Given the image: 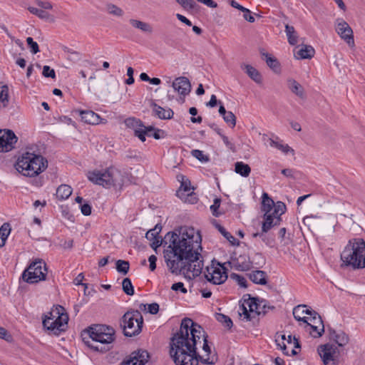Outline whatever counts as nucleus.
Instances as JSON below:
<instances>
[{
	"instance_id": "nucleus-1",
	"label": "nucleus",
	"mask_w": 365,
	"mask_h": 365,
	"mask_svg": "<svg viewBox=\"0 0 365 365\" xmlns=\"http://www.w3.org/2000/svg\"><path fill=\"white\" fill-rule=\"evenodd\" d=\"M168 245L164 250V258L170 271L173 274L185 275L192 273V277L199 276L203 268L199 250H202V237L198 230L192 227H180L165 237Z\"/></svg>"
},
{
	"instance_id": "nucleus-2",
	"label": "nucleus",
	"mask_w": 365,
	"mask_h": 365,
	"mask_svg": "<svg viewBox=\"0 0 365 365\" xmlns=\"http://www.w3.org/2000/svg\"><path fill=\"white\" fill-rule=\"evenodd\" d=\"M203 336V328L190 318H184L178 331L170 342V355L175 365L215 364L217 358H203L197 352V344Z\"/></svg>"
},
{
	"instance_id": "nucleus-3",
	"label": "nucleus",
	"mask_w": 365,
	"mask_h": 365,
	"mask_svg": "<svg viewBox=\"0 0 365 365\" xmlns=\"http://www.w3.org/2000/svg\"><path fill=\"white\" fill-rule=\"evenodd\" d=\"M87 332L89 339L83 337V340L90 349L101 353L111 349V344L115 339V331L113 327L104 324H94L88 329Z\"/></svg>"
},
{
	"instance_id": "nucleus-4",
	"label": "nucleus",
	"mask_w": 365,
	"mask_h": 365,
	"mask_svg": "<svg viewBox=\"0 0 365 365\" xmlns=\"http://www.w3.org/2000/svg\"><path fill=\"white\" fill-rule=\"evenodd\" d=\"M341 267L352 269L365 268V241L362 238H353L349 240L341 253Z\"/></svg>"
},
{
	"instance_id": "nucleus-5",
	"label": "nucleus",
	"mask_w": 365,
	"mask_h": 365,
	"mask_svg": "<svg viewBox=\"0 0 365 365\" xmlns=\"http://www.w3.org/2000/svg\"><path fill=\"white\" fill-rule=\"evenodd\" d=\"M48 166V161L41 155L26 152L18 158L16 170L24 176L34 177L43 172Z\"/></svg>"
},
{
	"instance_id": "nucleus-6",
	"label": "nucleus",
	"mask_w": 365,
	"mask_h": 365,
	"mask_svg": "<svg viewBox=\"0 0 365 365\" xmlns=\"http://www.w3.org/2000/svg\"><path fill=\"white\" fill-rule=\"evenodd\" d=\"M61 305L53 307L43 319V325L49 334L59 335L65 331L68 322V316Z\"/></svg>"
},
{
	"instance_id": "nucleus-7",
	"label": "nucleus",
	"mask_w": 365,
	"mask_h": 365,
	"mask_svg": "<svg viewBox=\"0 0 365 365\" xmlns=\"http://www.w3.org/2000/svg\"><path fill=\"white\" fill-rule=\"evenodd\" d=\"M120 171L113 167L105 170H93L86 174L88 179L93 184L101 185L106 188H110L120 184Z\"/></svg>"
},
{
	"instance_id": "nucleus-8",
	"label": "nucleus",
	"mask_w": 365,
	"mask_h": 365,
	"mask_svg": "<svg viewBox=\"0 0 365 365\" xmlns=\"http://www.w3.org/2000/svg\"><path fill=\"white\" fill-rule=\"evenodd\" d=\"M47 272L46 262L41 259H36L23 272L22 279L29 284L38 283L46 279Z\"/></svg>"
},
{
	"instance_id": "nucleus-9",
	"label": "nucleus",
	"mask_w": 365,
	"mask_h": 365,
	"mask_svg": "<svg viewBox=\"0 0 365 365\" xmlns=\"http://www.w3.org/2000/svg\"><path fill=\"white\" fill-rule=\"evenodd\" d=\"M143 324V319L140 312H128L122 317L120 326L126 336H133L140 333Z\"/></svg>"
},
{
	"instance_id": "nucleus-10",
	"label": "nucleus",
	"mask_w": 365,
	"mask_h": 365,
	"mask_svg": "<svg viewBox=\"0 0 365 365\" xmlns=\"http://www.w3.org/2000/svg\"><path fill=\"white\" fill-rule=\"evenodd\" d=\"M257 302H259V299L256 297H250L247 299H244L242 304L240 306V317L250 322L255 319L258 320L257 317L262 314V312L259 310L261 304ZM266 304H263V314L266 313Z\"/></svg>"
},
{
	"instance_id": "nucleus-11",
	"label": "nucleus",
	"mask_w": 365,
	"mask_h": 365,
	"mask_svg": "<svg viewBox=\"0 0 365 365\" xmlns=\"http://www.w3.org/2000/svg\"><path fill=\"white\" fill-rule=\"evenodd\" d=\"M204 275L208 282L214 284H221L227 279L225 267L215 259L206 267Z\"/></svg>"
},
{
	"instance_id": "nucleus-12",
	"label": "nucleus",
	"mask_w": 365,
	"mask_h": 365,
	"mask_svg": "<svg viewBox=\"0 0 365 365\" xmlns=\"http://www.w3.org/2000/svg\"><path fill=\"white\" fill-rule=\"evenodd\" d=\"M262 211L264 215H282L286 211V205L284 202L278 201L276 203L269 197L267 192H264L262 196Z\"/></svg>"
},
{
	"instance_id": "nucleus-13",
	"label": "nucleus",
	"mask_w": 365,
	"mask_h": 365,
	"mask_svg": "<svg viewBox=\"0 0 365 365\" xmlns=\"http://www.w3.org/2000/svg\"><path fill=\"white\" fill-rule=\"evenodd\" d=\"M125 124L128 128L134 130L135 136L138 137L142 142L145 141V135L150 136V135L148 133L154 130L151 126H145L140 120L135 118H128L125 120Z\"/></svg>"
},
{
	"instance_id": "nucleus-14",
	"label": "nucleus",
	"mask_w": 365,
	"mask_h": 365,
	"mask_svg": "<svg viewBox=\"0 0 365 365\" xmlns=\"http://www.w3.org/2000/svg\"><path fill=\"white\" fill-rule=\"evenodd\" d=\"M17 137L11 130H0V152L7 153L14 148Z\"/></svg>"
},
{
	"instance_id": "nucleus-15",
	"label": "nucleus",
	"mask_w": 365,
	"mask_h": 365,
	"mask_svg": "<svg viewBox=\"0 0 365 365\" xmlns=\"http://www.w3.org/2000/svg\"><path fill=\"white\" fill-rule=\"evenodd\" d=\"M150 359L149 353L144 349H138L133 351L120 365H145Z\"/></svg>"
},
{
	"instance_id": "nucleus-16",
	"label": "nucleus",
	"mask_w": 365,
	"mask_h": 365,
	"mask_svg": "<svg viewBox=\"0 0 365 365\" xmlns=\"http://www.w3.org/2000/svg\"><path fill=\"white\" fill-rule=\"evenodd\" d=\"M336 31L349 46H353L354 45L353 31L344 19H338L336 20Z\"/></svg>"
},
{
	"instance_id": "nucleus-17",
	"label": "nucleus",
	"mask_w": 365,
	"mask_h": 365,
	"mask_svg": "<svg viewBox=\"0 0 365 365\" xmlns=\"http://www.w3.org/2000/svg\"><path fill=\"white\" fill-rule=\"evenodd\" d=\"M336 348L329 344L321 345L318 348L319 354L324 365H336L337 361L334 359Z\"/></svg>"
},
{
	"instance_id": "nucleus-18",
	"label": "nucleus",
	"mask_w": 365,
	"mask_h": 365,
	"mask_svg": "<svg viewBox=\"0 0 365 365\" xmlns=\"http://www.w3.org/2000/svg\"><path fill=\"white\" fill-rule=\"evenodd\" d=\"M282 215H264V221L262 225V232H256L252 235L253 237H262L264 233L269 232L272 227L280 224Z\"/></svg>"
},
{
	"instance_id": "nucleus-19",
	"label": "nucleus",
	"mask_w": 365,
	"mask_h": 365,
	"mask_svg": "<svg viewBox=\"0 0 365 365\" xmlns=\"http://www.w3.org/2000/svg\"><path fill=\"white\" fill-rule=\"evenodd\" d=\"M172 87L180 95V99L184 101L185 97L188 95L191 91V84L187 78L180 76L176 78L173 83Z\"/></svg>"
},
{
	"instance_id": "nucleus-20",
	"label": "nucleus",
	"mask_w": 365,
	"mask_h": 365,
	"mask_svg": "<svg viewBox=\"0 0 365 365\" xmlns=\"http://www.w3.org/2000/svg\"><path fill=\"white\" fill-rule=\"evenodd\" d=\"M191 191L190 182H181L180 189L177 191V195L181 198H185V201L193 204L197 202V197Z\"/></svg>"
},
{
	"instance_id": "nucleus-21",
	"label": "nucleus",
	"mask_w": 365,
	"mask_h": 365,
	"mask_svg": "<svg viewBox=\"0 0 365 365\" xmlns=\"http://www.w3.org/2000/svg\"><path fill=\"white\" fill-rule=\"evenodd\" d=\"M82 121L87 124L98 125L99 123H106V120L102 119L99 115L92 110H78Z\"/></svg>"
},
{
	"instance_id": "nucleus-22",
	"label": "nucleus",
	"mask_w": 365,
	"mask_h": 365,
	"mask_svg": "<svg viewBox=\"0 0 365 365\" xmlns=\"http://www.w3.org/2000/svg\"><path fill=\"white\" fill-rule=\"evenodd\" d=\"M161 229L162 227L158 224L153 229L149 230L145 234V237L152 242L150 245L153 248H156L162 244V240H160L161 237L159 236Z\"/></svg>"
},
{
	"instance_id": "nucleus-23",
	"label": "nucleus",
	"mask_w": 365,
	"mask_h": 365,
	"mask_svg": "<svg viewBox=\"0 0 365 365\" xmlns=\"http://www.w3.org/2000/svg\"><path fill=\"white\" fill-rule=\"evenodd\" d=\"M262 58L266 61L267 65L276 73H279L281 71L280 63L278 60L264 51V49L260 50Z\"/></svg>"
},
{
	"instance_id": "nucleus-24",
	"label": "nucleus",
	"mask_w": 365,
	"mask_h": 365,
	"mask_svg": "<svg viewBox=\"0 0 365 365\" xmlns=\"http://www.w3.org/2000/svg\"><path fill=\"white\" fill-rule=\"evenodd\" d=\"M330 338L333 339L339 346H344L349 343L348 335L343 331H336L332 329H329Z\"/></svg>"
},
{
	"instance_id": "nucleus-25",
	"label": "nucleus",
	"mask_w": 365,
	"mask_h": 365,
	"mask_svg": "<svg viewBox=\"0 0 365 365\" xmlns=\"http://www.w3.org/2000/svg\"><path fill=\"white\" fill-rule=\"evenodd\" d=\"M242 70L247 74V76L257 84L262 82V76L261 73L252 66L250 64L242 63L240 66Z\"/></svg>"
},
{
	"instance_id": "nucleus-26",
	"label": "nucleus",
	"mask_w": 365,
	"mask_h": 365,
	"mask_svg": "<svg viewBox=\"0 0 365 365\" xmlns=\"http://www.w3.org/2000/svg\"><path fill=\"white\" fill-rule=\"evenodd\" d=\"M288 88L292 93L295 94L299 98L304 100L306 98V93L303 86L293 78H289L287 81Z\"/></svg>"
},
{
	"instance_id": "nucleus-27",
	"label": "nucleus",
	"mask_w": 365,
	"mask_h": 365,
	"mask_svg": "<svg viewBox=\"0 0 365 365\" xmlns=\"http://www.w3.org/2000/svg\"><path fill=\"white\" fill-rule=\"evenodd\" d=\"M233 263L234 267L239 271H247L252 267L250 257L246 255H240Z\"/></svg>"
},
{
	"instance_id": "nucleus-28",
	"label": "nucleus",
	"mask_w": 365,
	"mask_h": 365,
	"mask_svg": "<svg viewBox=\"0 0 365 365\" xmlns=\"http://www.w3.org/2000/svg\"><path fill=\"white\" fill-rule=\"evenodd\" d=\"M315 51L312 46L302 45L295 56L297 59H311Z\"/></svg>"
},
{
	"instance_id": "nucleus-29",
	"label": "nucleus",
	"mask_w": 365,
	"mask_h": 365,
	"mask_svg": "<svg viewBox=\"0 0 365 365\" xmlns=\"http://www.w3.org/2000/svg\"><path fill=\"white\" fill-rule=\"evenodd\" d=\"M267 273L262 270H255L249 274L250 279L255 284L265 285L267 283Z\"/></svg>"
},
{
	"instance_id": "nucleus-30",
	"label": "nucleus",
	"mask_w": 365,
	"mask_h": 365,
	"mask_svg": "<svg viewBox=\"0 0 365 365\" xmlns=\"http://www.w3.org/2000/svg\"><path fill=\"white\" fill-rule=\"evenodd\" d=\"M153 111L156 116L160 119H170L173 115V111L170 109H165L164 108L157 105L155 103H152Z\"/></svg>"
},
{
	"instance_id": "nucleus-31",
	"label": "nucleus",
	"mask_w": 365,
	"mask_h": 365,
	"mask_svg": "<svg viewBox=\"0 0 365 365\" xmlns=\"http://www.w3.org/2000/svg\"><path fill=\"white\" fill-rule=\"evenodd\" d=\"M130 24L135 29H138L143 32L152 34L153 31L151 25L147 22H144L138 19H131L129 20Z\"/></svg>"
},
{
	"instance_id": "nucleus-32",
	"label": "nucleus",
	"mask_w": 365,
	"mask_h": 365,
	"mask_svg": "<svg viewBox=\"0 0 365 365\" xmlns=\"http://www.w3.org/2000/svg\"><path fill=\"white\" fill-rule=\"evenodd\" d=\"M71 194V187L68 185L63 184L58 186V187L57 188L56 195L58 200H64L68 198Z\"/></svg>"
},
{
	"instance_id": "nucleus-33",
	"label": "nucleus",
	"mask_w": 365,
	"mask_h": 365,
	"mask_svg": "<svg viewBox=\"0 0 365 365\" xmlns=\"http://www.w3.org/2000/svg\"><path fill=\"white\" fill-rule=\"evenodd\" d=\"M306 329L314 338L320 337L324 332V324H312V323L307 322Z\"/></svg>"
},
{
	"instance_id": "nucleus-34",
	"label": "nucleus",
	"mask_w": 365,
	"mask_h": 365,
	"mask_svg": "<svg viewBox=\"0 0 365 365\" xmlns=\"http://www.w3.org/2000/svg\"><path fill=\"white\" fill-rule=\"evenodd\" d=\"M235 171L241 176L247 178L250 174L251 168L248 164L237 162L235 165Z\"/></svg>"
},
{
	"instance_id": "nucleus-35",
	"label": "nucleus",
	"mask_w": 365,
	"mask_h": 365,
	"mask_svg": "<svg viewBox=\"0 0 365 365\" xmlns=\"http://www.w3.org/2000/svg\"><path fill=\"white\" fill-rule=\"evenodd\" d=\"M269 141L271 147L276 148L285 154H287L288 153H292V155L294 154V150L287 144L284 145L281 142L276 141L272 138H269Z\"/></svg>"
},
{
	"instance_id": "nucleus-36",
	"label": "nucleus",
	"mask_w": 365,
	"mask_h": 365,
	"mask_svg": "<svg viewBox=\"0 0 365 365\" xmlns=\"http://www.w3.org/2000/svg\"><path fill=\"white\" fill-rule=\"evenodd\" d=\"M9 87L7 85L0 86V108H5L9 104Z\"/></svg>"
},
{
	"instance_id": "nucleus-37",
	"label": "nucleus",
	"mask_w": 365,
	"mask_h": 365,
	"mask_svg": "<svg viewBox=\"0 0 365 365\" xmlns=\"http://www.w3.org/2000/svg\"><path fill=\"white\" fill-rule=\"evenodd\" d=\"M11 232L10 225L4 223L0 227V247L5 245L6 241Z\"/></svg>"
},
{
	"instance_id": "nucleus-38",
	"label": "nucleus",
	"mask_w": 365,
	"mask_h": 365,
	"mask_svg": "<svg viewBox=\"0 0 365 365\" xmlns=\"http://www.w3.org/2000/svg\"><path fill=\"white\" fill-rule=\"evenodd\" d=\"M106 11L114 16L122 17L124 15L123 10L117 5L108 3L106 5Z\"/></svg>"
},
{
	"instance_id": "nucleus-39",
	"label": "nucleus",
	"mask_w": 365,
	"mask_h": 365,
	"mask_svg": "<svg viewBox=\"0 0 365 365\" xmlns=\"http://www.w3.org/2000/svg\"><path fill=\"white\" fill-rule=\"evenodd\" d=\"M285 32L287 36L288 42L291 45H295L297 43V35L295 32V29L292 26L287 24L285 26Z\"/></svg>"
},
{
	"instance_id": "nucleus-40",
	"label": "nucleus",
	"mask_w": 365,
	"mask_h": 365,
	"mask_svg": "<svg viewBox=\"0 0 365 365\" xmlns=\"http://www.w3.org/2000/svg\"><path fill=\"white\" fill-rule=\"evenodd\" d=\"M216 227L218 230V231L229 241V242L232 245L239 244L237 240L234 236H232L229 232H227L224 227L217 224L216 225Z\"/></svg>"
},
{
	"instance_id": "nucleus-41",
	"label": "nucleus",
	"mask_w": 365,
	"mask_h": 365,
	"mask_svg": "<svg viewBox=\"0 0 365 365\" xmlns=\"http://www.w3.org/2000/svg\"><path fill=\"white\" fill-rule=\"evenodd\" d=\"M306 307H307V305H305V304H300V305L296 306L293 309V316L297 321L303 322L304 323H306L307 324V322H309V317H302L299 314L300 310L302 309H304Z\"/></svg>"
},
{
	"instance_id": "nucleus-42",
	"label": "nucleus",
	"mask_w": 365,
	"mask_h": 365,
	"mask_svg": "<svg viewBox=\"0 0 365 365\" xmlns=\"http://www.w3.org/2000/svg\"><path fill=\"white\" fill-rule=\"evenodd\" d=\"M217 320L220 322L225 327L230 329L233 325L232 321L228 316L223 314H216Z\"/></svg>"
},
{
	"instance_id": "nucleus-43",
	"label": "nucleus",
	"mask_w": 365,
	"mask_h": 365,
	"mask_svg": "<svg viewBox=\"0 0 365 365\" xmlns=\"http://www.w3.org/2000/svg\"><path fill=\"white\" fill-rule=\"evenodd\" d=\"M28 10L32 14L38 17H39L41 19H46L48 20L50 19L51 15L46 11L43 9H39L36 7L29 6L28 8Z\"/></svg>"
},
{
	"instance_id": "nucleus-44",
	"label": "nucleus",
	"mask_w": 365,
	"mask_h": 365,
	"mask_svg": "<svg viewBox=\"0 0 365 365\" xmlns=\"http://www.w3.org/2000/svg\"><path fill=\"white\" fill-rule=\"evenodd\" d=\"M116 269L123 274H126L129 271L130 264L128 261L118 259L116 261Z\"/></svg>"
},
{
	"instance_id": "nucleus-45",
	"label": "nucleus",
	"mask_w": 365,
	"mask_h": 365,
	"mask_svg": "<svg viewBox=\"0 0 365 365\" xmlns=\"http://www.w3.org/2000/svg\"><path fill=\"white\" fill-rule=\"evenodd\" d=\"M122 288L126 294L129 296H133L134 294V288L131 280L129 278L123 279L122 282Z\"/></svg>"
},
{
	"instance_id": "nucleus-46",
	"label": "nucleus",
	"mask_w": 365,
	"mask_h": 365,
	"mask_svg": "<svg viewBox=\"0 0 365 365\" xmlns=\"http://www.w3.org/2000/svg\"><path fill=\"white\" fill-rule=\"evenodd\" d=\"M222 118L225 122L229 124L232 128H234L235 126L236 117L232 111H228V113L226 115H225Z\"/></svg>"
},
{
	"instance_id": "nucleus-47",
	"label": "nucleus",
	"mask_w": 365,
	"mask_h": 365,
	"mask_svg": "<svg viewBox=\"0 0 365 365\" xmlns=\"http://www.w3.org/2000/svg\"><path fill=\"white\" fill-rule=\"evenodd\" d=\"M26 42L29 47L30 48V51L33 54H36L39 52V47L38 43L36 41H34L31 37H28L26 38Z\"/></svg>"
},
{
	"instance_id": "nucleus-48",
	"label": "nucleus",
	"mask_w": 365,
	"mask_h": 365,
	"mask_svg": "<svg viewBox=\"0 0 365 365\" xmlns=\"http://www.w3.org/2000/svg\"><path fill=\"white\" fill-rule=\"evenodd\" d=\"M185 9H192L196 4L193 0H175Z\"/></svg>"
},
{
	"instance_id": "nucleus-49",
	"label": "nucleus",
	"mask_w": 365,
	"mask_h": 365,
	"mask_svg": "<svg viewBox=\"0 0 365 365\" xmlns=\"http://www.w3.org/2000/svg\"><path fill=\"white\" fill-rule=\"evenodd\" d=\"M192 155L201 162H207L209 160V158L200 150H193Z\"/></svg>"
},
{
	"instance_id": "nucleus-50",
	"label": "nucleus",
	"mask_w": 365,
	"mask_h": 365,
	"mask_svg": "<svg viewBox=\"0 0 365 365\" xmlns=\"http://www.w3.org/2000/svg\"><path fill=\"white\" fill-rule=\"evenodd\" d=\"M42 74L44 77H46V78H56L55 71L53 68H51L50 66H44L43 67Z\"/></svg>"
},
{
	"instance_id": "nucleus-51",
	"label": "nucleus",
	"mask_w": 365,
	"mask_h": 365,
	"mask_svg": "<svg viewBox=\"0 0 365 365\" xmlns=\"http://www.w3.org/2000/svg\"><path fill=\"white\" fill-rule=\"evenodd\" d=\"M231 277H232V278L235 279L237 282L238 284L240 287H245V288L247 287V280L244 277L240 276L237 274H232Z\"/></svg>"
},
{
	"instance_id": "nucleus-52",
	"label": "nucleus",
	"mask_w": 365,
	"mask_h": 365,
	"mask_svg": "<svg viewBox=\"0 0 365 365\" xmlns=\"http://www.w3.org/2000/svg\"><path fill=\"white\" fill-rule=\"evenodd\" d=\"M201 339L203 341L202 349L204 350L205 352L207 353V355L209 356L211 351H210V347L208 345L207 335L206 334V333L204 330H203V336H202Z\"/></svg>"
},
{
	"instance_id": "nucleus-53",
	"label": "nucleus",
	"mask_w": 365,
	"mask_h": 365,
	"mask_svg": "<svg viewBox=\"0 0 365 365\" xmlns=\"http://www.w3.org/2000/svg\"><path fill=\"white\" fill-rule=\"evenodd\" d=\"M171 289L174 291H180L182 293H187V290L182 282H177L172 285Z\"/></svg>"
},
{
	"instance_id": "nucleus-54",
	"label": "nucleus",
	"mask_w": 365,
	"mask_h": 365,
	"mask_svg": "<svg viewBox=\"0 0 365 365\" xmlns=\"http://www.w3.org/2000/svg\"><path fill=\"white\" fill-rule=\"evenodd\" d=\"M220 198H215L214 200L213 205L210 206V210L215 216H218V213L217 212V209L220 207Z\"/></svg>"
},
{
	"instance_id": "nucleus-55",
	"label": "nucleus",
	"mask_w": 365,
	"mask_h": 365,
	"mask_svg": "<svg viewBox=\"0 0 365 365\" xmlns=\"http://www.w3.org/2000/svg\"><path fill=\"white\" fill-rule=\"evenodd\" d=\"M91 206L88 203H84L81 206V211L85 216H89L91 214Z\"/></svg>"
},
{
	"instance_id": "nucleus-56",
	"label": "nucleus",
	"mask_w": 365,
	"mask_h": 365,
	"mask_svg": "<svg viewBox=\"0 0 365 365\" xmlns=\"http://www.w3.org/2000/svg\"><path fill=\"white\" fill-rule=\"evenodd\" d=\"M309 323H312V324H324L321 317L317 312V316L313 315L309 317Z\"/></svg>"
},
{
	"instance_id": "nucleus-57",
	"label": "nucleus",
	"mask_w": 365,
	"mask_h": 365,
	"mask_svg": "<svg viewBox=\"0 0 365 365\" xmlns=\"http://www.w3.org/2000/svg\"><path fill=\"white\" fill-rule=\"evenodd\" d=\"M230 5L231 6H232L233 8H235L240 11H241L242 12H246V13H249V9L242 6V5L239 4L235 0H231L230 1Z\"/></svg>"
},
{
	"instance_id": "nucleus-58",
	"label": "nucleus",
	"mask_w": 365,
	"mask_h": 365,
	"mask_svg": "<svg viewBox=\"0 0 365 365\" xmlns=\"http://www.w3.org/2000/svg\"><path fill=\"white\" fill-rule=\"evenodd\" d=\"M159 312V304L158 303H152L148 304V312L151 314H156Z\"/></svg>"
},
{
	"instance_id": "nucleus-59",
	"label": "nucleus",
	"mask_w": 365,
	"mask_h": 365,
	"mask_svg": "<svg viewBox=\"0 0 365 365\" xmlns=\"http://www.w3.org/2000/svg\"><path fill=\"white\" fill-rule=\"evenodd\" d=\"M83 278H84V277H83V274L82 273L79 274L74 279V283L76 285H83L86 290L88 287V284L82 282Z\"/></svg>"
},
{
	"instance_id": "nucleus-60",
	"label": "nucleus",
	"mask_w": 365,
	"mask_h": 365,
	"mask_svg": "<svg viewBox=\"0 0 365 365\" xmlns=\"http://www.w3.org/2000/svg\"><path fill=\"white\" fill-rule=\"evenodd\" d=\"M156 261L157 257L156 256L152 255L148 257V262L150 263V269L151 271H154L156 268Z\"/></svg>"
},
{
	"instance_id": "nucleus-61",
	"label": "nucleus",
	"mask_w": 365,
	"mask_h": 365,
	"mask_svg": "<svg viewBox=\"0 0 365 365\" xmlns=\"http://www.w3.org/2000/svg\"><path fill=\"white\" fill-rule=\"evenodd\" d=\"M36 4L38 6L43 9H52L53 6L52 4L48 1H37Z\"/></svg>"
},
{
	"instance_id": "nucleus-62",
	"label": "nucleus",
	"mask_w": 365,
	"mask_h": 365,
	"mask_svg": "<svg viewBox=\"0 0 365 365\" xmlns=\"http://www.w3.org/2000/svg\"><path fill=\"white\" fill-rule=\"evenodd\" d=\"M221 138L223 140V143L225 144V145L232 151H235V145L233 143L230 142L228 138L225 136V135H221Z\"/></svg>"
},
{
	"instance_id": "nucleus-63",
	"label": "nucleus",
	"mask_w": 365,
	"mask_h": 365,
	"mask_svg": "<svg viewBox=\"0 0 365 365\" xmlns=\"http://www.w3.org/2000/svg\"><path fill=\"white\" fill-rule=\"evenodd\" d=\"M197 1L204 4L210 8H216L217 6V4L213 0H197Z\"/></svg>"
},
{
	"instance_id": "nucleus-64",
	"label": "nucleus",
	"mask_w": 365,
	"mask_h": 365,
	"mask_svg": "<svg viewBox=\"0 0 365 365\" xmlns=\"http://www.w3.org/2000/svg\"><path fill=\"white\" fill-rule=\"evenodd\" d=\"M176 17H177V19L179 21H180L181 22L185 24L187 26H192L191 21L188 19H187L185 16H184L183 15L180 14H176Z\"/></svg>"
}]
</instances>
